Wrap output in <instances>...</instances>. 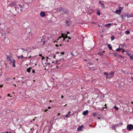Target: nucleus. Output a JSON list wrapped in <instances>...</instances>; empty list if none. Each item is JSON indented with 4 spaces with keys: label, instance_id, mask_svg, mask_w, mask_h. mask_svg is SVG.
<instances>
[{
    "label": "nucleus",
    "instance_id": "9b49d317",
    "mask_svg": "<svg viewBox=\"0 0 133 133\" xmlns=\"http://www.w3.org/2000/svg\"><path fill=\"white\" fill-rule=\"evenodd\" d=\"M121 18L122 19L125 20V18L126 17V15H121L120 16Z\"/></svg>",
    "mask_w": 133,
    "mask_h": 133
},
{
    "label": "nucleus",
    "instance_id": "1a4fd4ad",
    "mask_svg": "<svg viewBox=\"0 0 133 133\" xmlns=\"http://www.w3.org/2000/svg\"><path fill=\"white\" fill-rule=\"evenodd\" d=\"M104 52H105L104 51H103L102 52H99L98 53V55H100V56H102L104 54L103 53Z\"/></svg>",
    "mask_w": 133,
    "mask_h": 133
},
{
    "label": "nucleus",
    "instance_id": "8fccbe9b",
    "mask_svg": "<svg viewBox=\"0 0 133 133\" xmlns=\"http://www.w3.org/2000/svg\"><path fill=\"white\" fill-rule=\"evenodd\" d=\"M3 86V84H2V85H0V87H2Z\"/></svg>",
    "mask_w": 133,
    "mask_h": 133
},
{
    "label": "nucleus",
    "instance_id": "423d86ee",
    "mask_svg": "<svg viewBox=\"0 0 133 133\" xmlns=\"http://www.w3.org/2000/svg\"><path fill=\"white\" fill-rule=\"evenodd\" d=\"M40 15L42 17H44L45 16H46V15L45 14L44 12L43 11L41 12L40 13Z\"/></svg>",
    "mask_w": 133,
    "mask_h": 133
},
{
    "label": "nucleus",
    "instance_id": "473e14b6",
    "mask_svg": "<svg viewBox=\"0 0 133 133\" xmlns=\"http://www.w3.org/2000/svg\"><path fill=\"white\" fill-rule=\"evenodd\" d=\"M69 115H70L69 114H68L65 115V117H67L69 116Z\"/></svg>",
    "mask_w": 133,
    "mask_h": 133
},
{
    "label": "nucleus",
    "instance_id": "a18cd8bd",
    "mask_svg": "<svg viewBox=\"0 0 133 133\" xmlns=\"http://www.w3.org/2000/svg\"><path fill=\"white\" fill-rule=\"evenodd\" d=\"M96 23V22H92V24H95Z\"/></svg>",
    "mask_w": 133,
    "mask_h": 133
},
{
    "label": "nucleus",
    "instance_id": "6e6552de",
    "mask_svg": "<svg viewBox=\"0 0 133 133\" xmlns=\"http://www.w3.org/2000/svg\"><path fill=\"white\" fill-rule=\"evenodd\" d=\"M88 113V110H86L85 111H84L83 112V115H87Z\"/></svg>",
    "mask_w": 133,
    "mask_h": 133
},
{
    "label": "nucleus",
    "instance_id": "6ab92c4d",
    "mask_svg": "<svg viewBox=\"0 0 133 133\" xmlns=\"http://www.w3.org/2000/svg\"><path fill=\"white\" fill-rule=\"evenodd\" d=\"M108 47L111 50L112 49L111 46L110 44H108Z\"/></svg>",
    "mask_w": 133,
    "mask_h": 133
},
{
    "label": "nucleus",
    "instance_id": "c9c22d12",
    "mask_svg": "<svg viewBox=\"0 0 133 133\" xmlns=\"http://www.w3.org/2000/svg\"><path fill=\"white\" fill-rule=\"evenodd\" d=\"M113 54L116 56H117V53L116 52L114 53Z\"/></svg>",
    "mask_w": 133,
    "mask_h": 133
},
{
    "label": "nucleus",
    "instance_id": "4d7b16f0",
    "mask_svg": "<svg viewBox=\"0 0 133 133\" xmlns=\"http://www.w3.org/2000/svg\"><path fill=\"white\" fill-rule=\"evenodd\" d=\"M10 94H8V96H10Z\"/></svg>",
    "mask_w": 133,
    "mask_h": 133
},
{
    "label": "nucleus",
    "instance_id": "f257e3e1",
    "mask_svg": "<svg viewBox=\"0 0 133 133\" xmlns=\"http://www.w3.org/2000/svg\"><path fill=\"white\" fill-rule=\"evenodd\" d=\"M12 58L10 56H8L7 57V60L9 61L10 63L12 64V66L13 67H15V60L14 59H12Z\"/></svg>",
    "mask_w": 133,
    "mask_h": 133
},
{
    "label": "nucleus",
    "instance_id": "c756f323",
    "mask_svg": "<svg viewBox=\"0 0 133 133\" xmlns=\"http://www.w3.org/2000/svg\"><path fill=\"white\" fill-rule=\"evenodd\" d=\"M97 14L99 16L100 15V13L99 11H98L97 12Z\"/></svg>",
    "mask_w": 133,
    "mask_h": 133
},
{
    "label": "nucleus",
    "instance_id": "9d476101",
    "mask_svg": "<svg viewBox=\"0 0 133 133\" xmlns=\"http://www.w3.org/2000/svg\"><path fill=\"white\" fill-rule=\"evenodd\" d=\"M99 3L101 5V6L103 7V8L105 7V6L104 4L102 3V2L101 1H99Z\"/></svg>",
    "mask_w": 133,
    "mask_h": 133
},
{
    "label": "nucleus",
    "instance_id": "bf43d9fd",
    "mask_svg": "<svg viewBox=\"0 0 133 133\" xmlns=\"http://www.w3.org/2000/svg\"><path fill=\"white\" fill-rule=\"evenodd\" d=\"M51 107H49L48 108L49 109H51Z\"/></svg>",
    "mask_w": 133,
    "mask_h": 133
},
{
    "label": "nucleus",
    "instance_id": "3c124183",
    "mask_svg": "<svg viewBox=\"0 0 133 133\" xmlns=\"http://www.w3.org/2000/svg\"><path fill=\"white\" fill-rule=\"evenodd\" d=\"M68 38L69 39H71V38L70 37H68Z\"/></svg>",
    "mask_w": 133,
    "mask_h": 133
},
{
    "label": "nucleus",
    "instance_id": "2f4dec72",
    "mask_svg": "<svg viewBox=\"0 0 133 133\" xmlns=\"http://www.w3.org/2000/svg\"><path fill=\"white\" fill-rule=\"evenodd\" d=\"M127 54L128 56H129V57L131 56V53L130 52H128Z\"/></svg>",
    "mask_w": 133,
    "mask_h": 133
},
{
    "label": "nucleus",
    "instance_id": "5fc2aeb1",
    "mask_svg": "<svg viewBox=\"0 0 133 133\" xmlns=\"http://www.w3.org/2000/svg\"><path fill=\"white\" fill-rule=\"evenodd\" d=\"M105 106L107 108V104H105Z\"/></svg>",
    "mask_w": 133,
    "mask_h": 133
},
{
    "label": "nucleus",
    "instance_id": "13d9d810",
    "mask_svg": "<svg viewBox=\"0 0 133 133\" xmlns=\"http://www.w3.org/2000/svg\"><path fill=\"white\" fill-rule=\"evenodd\" d=\"M60 113H59L58 114V116L59 115H60Z\"/></svg>",
    "mask_w": 133,
    "mask_h": 133
},
{
    "label": "nucleus",
    "instance_id": "c03bdc74",
    "mask_svg": "<svg viewBox=\"0 0 133 133\" xmlns=\"http://www.w3.org/2000/svg\"><path fill=\"white\" fill-rule=\"evenodd\" d=\"M63 41H64L65 39V38L64 37H63Z\"/></svg>",
    "mask_w": 133,
    "mask_h": 133
},
{
    "label": "nucleus",
    "instance_id": "0eeeda50",
    "mask_svg": "<svg viewBox=\"0 0 133 133\" xmlns=\"http://www.w3.org/2000/svg\"><path fill=\"white\" fill-rule=\"evenodd\" d=\"M57 9L58 11H62L63 12L64 11V10L63 8L61 7H60L59 8Z\"/></svg>",
    "mask_w": 133,
    "mask_h": 133
},
{
    "label": "nucleus",
    "instance_id": "7c9ffc66",
    "mask_svg": "<svg viewBox=\"0 0 133 133\" xmlns=\"http://www.w3.org/2000/svg\"><path fill=\"white\" fill-rule=\"evenodd\" d=\"M104 74L105 75H106L107 76H108V75H109V74L106 72H104Z\"/></svg>",
    "mask_w": 133,
    "mask_h": 133
},
{
    "label": "nucleus",
    "instance_id": "f03ea898",
    "mask_svg": "<svg viewBox=\"0 0 133 133\" xmlns=\"http://www.w3.org/2000/svg\"><path fill=\"white\" fill-rule=\"evenodd\" d=\"M15 9L18 13H20L22 11L23 6L21 4L17 5L15 7Z\"/></svg>",
    "mask_w": 133,
    "mask_h": 133
},
{
    "label": "nucleus",
    "instance_id": "cd10ccee",
    "mask_svg": "<svg viewBox=\"0 0 133 133\" xmlns=\"http://www.w3.org/2000/svg\"><path fill=\"white\" fill-rule=\"evenodd\" d=\"M111 40L112 41L113 40L115 39V37L114 36H112L111 37Z\"/></svg>",
    "mask_w": 133,
    "mask_h": 133
},
{
    "label": "nucleus",
    "instance_id": "6e6d98bb",
    "mask_svg": "<svg viewBox=\"0 0 133 133\" xmlns=\"http://www.w3.org/2000/svg\"><path fill=\"white\" fill-rule=\"evenodd\" d=\"M115 125H116V126H117L119 125V124H116Z\"/></svg>",
    "mask_w": 133,
    "mask_h": 133
},
{
    "label": "nucleus",
    "instance_id": "864d4df0",
    "mask_svg": "<svg viewBox=\"0 0 133 133\" xmlns=\"http://www.w3.org/2000/svg\"><path fill=\"white\" fill-rule=\"evenodd\" d=\"M55 46H56L58 47V45L57 44H56L55 45Z\"/></svg>",
    "mask_w": 133,
    "mask_h": 133
},
{
    "label": "nucleus",
    "instance_id": "dca6fc26",
    "mask_svg": "<svg viewBox=\"0 0 133 133\" xmlns=\"http://www.w3.org/2000/svg\"><path fill=\"white\" fill-rule=\"evenodd\" d=\"M62 37L63 38L64 37V34L63 33H62V36L61 37H59L58 39H57V41H58L59 39H60Z\"/></svg>",
    "mask_w": 133,
    "mask_h": 133
},
{
    "label": "nucleus",
    "instance_id": "79ce46f5",
    "mask_svg": "<svg viewBox=\"0 0 133 133\" xmlns=\"http://www.w3.org/2000/svg\"><path fill=\"white\" fill-rule=\"evenodd\" d=\"M124 52H125V49H124L123 50V51H122V52L123 53H124Z\"/></svg>",
    "mask_w": 133,
    "mask_h": 133
},
{
    "label": "nucleus",
    "instance_id": "052dcab7",
    "mask_svg": "<svg viewBox=\"0 0 133 133\" xmlns=\"http://www.w3.org/2000/svg\"><path fill=\"white\" fill-rule=\"evenodd\" d=\"M20 57V56H18L17 57H18V59H19V58Z\"/></svg>",
    "mask_w": 133,
    "mask_h": 133
},
{
    "label": "nucleus",
    "instance_id": "a211bd4d",
    "mask_svg": "<svg viewBox=\"0 0 133 133\" xmlns=\"http://www.w3.org/2000/svg\"><path fill=\"white\" fill-rule=\"evenodd\" d=\"M116 126V125L113 124L112 125V129L114 130H116V129H115V128Z\"/></svg>",
    "mask_w": 133,
    "mask_h": 133
},
{
    "label": "nucleus",
    "instance_id": "774afa93",
    "mask_svg": "<svg viewBox=\"0 0 133 133\" xmlns=\"http://www.w3.org/2000/svg\"><path fill=\"white\" fill-rule=\"evenodd\" d=\"M13 79H15V77H14V78H13Z\"/></svg>",
    "mask_w": 133,
    "mask_h": 133
},
{
    "label": "nucleus",
    "instance_id": "4be33fe9",
    "mask_svg": "<svg viewBox=\"0 0 133 133\" xmlns=\"http://www.w3.org/2000/svg\"><path fill=\"white\" fill-rule=\"evenodd\" d=\"M133 17V14H131L129 15V16H128V18L130 17Z\"/></svg>",
    "mask_w": 133,
    "mask_h": 133
},
{
    "label": "nucleus",
    "instance_id": "ddd939ff",
    "mask_svg": "<svg viewBox=\"0 0 133 133\" xmlns=\"http://www.w3.org/2000/svg\"><path fill=\"white\" fill-rule=\"evenodd\" d=\"M25 2L28 3H31L32 2V0H25Z\"/></svg>",
    "mask_w": 133,
    "mask_h": 133
},
{
    "label": "nucleus",
    "instance_id": "de8ad7c7",
    "mask_svg": "<svg viewBox=\"0 0 133 133\" xmlns=\"http://www.w3.org/2000/svg\"><path fill=\"white\" fill-rule=\"evenodd\" d=\"M55 57H56V55H54V56H53V57L54 58H55Z\"/></svg>",
    "mask_w": 133,
    "mask_h": 133
},
{
    "label": "nucleus",
    "instance_id": "aec40b11",
    "mask_svg": "<svg viewBox=\"0 0 133 133\" xmlns=\"http://www.w3.org/2000/svg\"><path fill=\"white\" fill-rule=\"evenodd\" d=\"M63 12H64V14H66L68 13V10H64V11Z\"/></svg>",
    "mask_w": 133,
    "mask_h": 133
},
{
    "label": "nucleus",
    "instance_id": "20e7f679",
    "mask_svg": "<svg viewBox=\"0 0 133 133\" xmlns=\"http://www.w3.org/2000/svg\"><path fill=\"white\" fill-rule=\"evenodd\" d=\"M28 54V52L26 51H23V55L24 57V58H27V55Z\"/></svg>",
    "mask_w": 133,
    "mask_h": 133
},
{
    "label": "nucleus",
    "instance_id": "a19ab883",
    "mask_svg": "<svg viewBox=\"0 0 133 133\" xmlns=\"http://www.w3.org/2000/svg\"><path fill=\"white\" fill-rule=\"evenodd\" d=\"M61 54L62 55H64V52H62L61 53Z\"/></svg>",
    "mask_w": 133,
    "mask_h": 133
},
{
    "label": "nucleus",
    "instance_id": "338daca9",
    "mask_svg": "<svg viewBox=\"0 0 133 133\" xmlns=\"http://www.w3.org/2000/svg\"><path fill=\"white\" fill-rule=\"evenodd\" d=\"M89 64L90 65H91V63H89Z\"/></svg>",
    "mask_w": 133,
    "mask_h": 133
},
{
    "label": "nucleus",
    "instance_id": "49530a36",
    "mask_svg": "<svg viewBox=\"0 0 133 133\" xmlns=\"http://www.w3.org/2000/svg\"><path fill=\"white\" fill-rule=\"evenodd\" d=\"M61 98H63L64 97L63 96V95H62L61 96Z\"/></svg>",
    "mask_w": 133,
    "mask_h": 133
},
{
    "label": "nucleus",
    "instance_id": "2eb2a0df",
    "mask_svg": "<svg viewBox=\"0 0 133 133\" xmlns=\"http://www.w3.org/2000/svg\"><path fill=\"white\" fill-rule=\"evenodd\" d=\"M66 26H68V25H69V21L68 20H66Z\"/></svg>",
    "mask_w": 133,
    "mask_h": 133
},
{
    "label": "nucleus",
    "instance_id": "bb28decb",
    "mask_svg": "<svg viewBox=\"0 0 133 133\" xmlns=\"http://www.w3.org/2000/svg\"><path fill=\"white\" fill-rule=\"evenodd\" d=\"M5 80L6 81H8L11 80V79L9 78H5Z\"/></svg>",
    "mask_w": 133,
    "mask_h": 133
},
{
    "label": "nucleus",
    "instance_id": "a878e982",
    "mask_svg": "<svg viewBox=\"0 0 133 133\" xmlns=\"http://www.w3.org/2000/svg\"><path fill=\"white\" fill-rule=\"evenodd\" d=\"M129 57L131 59L133 60V55H131Z\"/></svg>",
    "mask_w": 133,
    "mask_h": 133
},
{
    "label": "nucleus",
    "instance_id": "58836bf2",
    "mask_svg": "<svg viewBox=\"0 0 133 133\" xmlns=\"http://www.w3.org/2000/svg\"><path fill=\"white\" fill-rule=\"evenodd\" d=\"M119 56H120V58H124V57L123 56H121V55H119Z\"/></svg>",
    "mask_w": 133,
    "mask_h": 133
},
{
    "label": "nucleus",
    "instance_id": "393cba45",
    "mask_svg": "<svg viewBox=\"0 0 133 133\" xmlns=\"http://www.w3.org/2000/svg\"><path fill=\"white\" fill-rule=\"evenodd\" d=\"M41 42H43V44H45V41L44 40V39H42L41 40Z\"/></svg>",
    "mask_w": 133,
    "mask_h": 133
},
{
    "label": "nucleus",
    "instance_id": "e433bc0d",
    "mask_svg": "<svg viewBox=\"0 0 133 133\" xmlns=\"http://www.w3.org/2000/svg\"><path fill=\"white\" fill-rule=\"evenodd\" d=\"M64 37L65 38H68V36L67 35V34L65 35V37Z\"/></svg>",
    "mask_w": 133,
    "mask_h": 133
},
{
    "label": "nucleus",
    "instance_id": "680f3d73",
    "mask_svg": "<svg viewBox=\"0 0 133 133\" xmlns=\"http://www.w3.org/2000/svg\"><path fill=\"white\" fill-rule=\"evenodd\" d=\"M69 32L68 31H67V34H69Z\"/></svg>",
    "mask_w": 133,
    "mask_h": 133
},
{
    "label": "nucleus",
    "instance_id": "09e8293b",
    "mask_svg": "<svg viewBox=\"0 0 133 133\" xmlns=\"http://www.w3.org/2000/svg\"><path fill=\"white\" fill-rule=\"evenodd\" d=\"M48 109H46V110L44 111H45V112H47V111H48Z\"/></svg>",
    "mask_w": 133,
    "mask_h": 133
},
{
    "label": "nucleus",
    "instance_id": "f704fd0d",
    "mask_svg": "<svg viewBox=\"0 0 133 133\" xmlns=\"http://www.w3.org/2000/svg\"><path fill=\"white\" fill-rule=\"evenodd\" d=\"M126 15V16H127V18H128V16H129V15L128 13H127L126 14H125V15Z\"/></svg>",
    "mask_w": 133,
    "mask_h": 133
},
{
    "label": "nucleus",
    "instance_id": "5701e85b",
    "mask_svg": "<svg viewBox=\"0 0 133 133\" xmlns=\"http://www.w3.org/2000/svg\"><path fill=\"white\" fill-rule=\"evenodd\" d=\"M114 108H115V110H117L118 109V108L117 107H116V106H114Z\"/></svg>",
    "mask_w": 133,
    "mask_h": 133
},
{
    "label": "nucleus",
    "instance_id": "4c0bfd02",
    "mask_svg": "<svg viewBox=\"0 0 133 133\" xmlns=\"http://www.w3.org/2000/svg\"><path fill=\"white\" fill-rule=\"evenodd\" d=\"M20 57H21V58H24V56H23V55H21Z\"/></svg>",
    "mask_w": 133,
    "mask_h": 133
},
{
    "label": "nucleus",
    "instance_id": "7ed1b4c3",
    "mask_svg": "<svg viewBox=\"0 0 133 133\" xmlns=\"http://www.w3.org/2000/svg\"><path fill=\"white\" fill-rule=\"evenodd\" d=\"M133 129V125L131 124H128L127 125V129L129 130L130 131Z\"/></svg>",
    "mask_w": 133,
    "mask_h": 133
},
{
    "label": "nucleus",
    "instance_id": "b1692460",
    "mask_svg": "<svg viewBox=\"0 0 133 133\" xmlns=\"http://www.w3.org/2000/svg\"><path fill=\"white\" fill-rule=\"evenodd\" d=\"M114 72H110L109 73V74L110 75H113L114 74Z\"/></svg>",
    "mask_w": 133,
    "mask_h": 133
},
{
    "label": "nucleus",
    "instance_id": "0e129e2a",
    "mask_svg": "<svg viewBox=\"0 0 133 133\" xmlns=\"http://www.w3.org/2000/svg\"><path fill=\"white\" fill-rule=\"evenodd\" d=\"M6 133H11V132H10L9 133V132H8V131L6 132Z\"/></svg>",
    "mask_w": 133,
    "mask_h": 133
},
{
    "label": "nucleus",
    "instance_id": "4468645a",
    "mask_svg": "<svg viewBox=\"0 0 133 133\" xmlns=\"http://www.w3.org/2000/svg\"><path fill=\"white\" fill-rule=\"evenodd\" d=\"M32 69V68L31 67H29V68H28L27 69V71L28 72H30V71L31 69Z\"/></svg>",
    "mask_w": 133,
    "mask_h": 133
},
{
    "label": "nucleus",
    "instance_id": "72a5a7b5",
    "mask_svg": "<svg viewBox=\"0 0 133 133\" xmlns=\"http://www.w3.org/2000/svg\"><path fill=\"white\" fill-rule=\"evenodd\" d=\"M93 115L94 117H95L96 116L97 114L96 113H94L93 114Z\"/></svg>",
    "mask_w": 133,
    "mask_h": 133
},
{
    "label": "nucleus",
    "instance_id": "f8f14e48",
    "mask_svg": "<svg viewBox=\"0 0 133 133\" xmlns=\"http://www.w3.org/2000/svg\"><path fill=\"white\" fill-rule=\"evenodd\" d=\"M83 126V125H82L81 126H79L77 128V130H78V131H81V130H82V127Z\"/></svg>",
    "mask_w": 133,
    "mask_h": 133
},
{
    "label": "nucleus",
    "instance_id": "c85d7f7f",
    "mask_svg": "<svg viewBox=\"0 0 133 133\" xmlns=\"http://www.w3.org/2000/svg\"><path fill=\"white\" fill-rule=\"evenodd\" d=\"M121 49V48H117L116 49V50L118 52H119L120 51V50Z\"/></svg>",
    "mask_w": 133,
    "mask_h": 133
},
{
    "label": "nucleus",
    "instance_id": "603ef678",
    "mask_svg": "<svg viewBox=\"0 0 133 133\" xmlns=\"http://www.w3.org/2000/svg\"><path fill=\"white\" fill-rule=\"evenodd\" d=\"M71 113V111H69L68 113V114H69L70 115V113Z\"/></svg>",
    "mask_w": 133,
    "mask_h": 133
},
{
    "label": "nucleus",
    "instance_id": "412c9836",
    "mask_svg": "<svg viewBox=\"0 0 133 133\" xmlns=\"http://www.w3.org/2000/svg\"><path fill=\"white\" fill-rule=\"evenodd\" d=\"M125 33L127 34H129L130 33V32L128 30H126L125 31Z\"/></svg>",
    "mask_w": 133,
    "mask_h": 133
},
{
    "label": "nucleus",
    "instance_id": "39448f33",
    "mask_svg": "<svg viewBox=\"0 0 133 133\" xmlns=\"http://www.w3.org/2000/svg\"><path fill=\"white\" fill-rule=\"evenodd\" d=\"M121 12V10H118L117 9L114 12L115 13L118 15L120 14Z\"/></svg>",
    "mask_w": 133,
    "mask_h": 133
},
{
    "label": "nucleus",
    "instance_id": "37998d69",
    "mask_svg": "<svg viewBox=\"0 0 133 133\" xmlns=\"http://www.w3.org/2000/svg\"><path fill=\"white\" fill-rule=\"evenodd\" d=\"M35 72V71L34 70H32V72L33 73H34Z\"/></svg>",
    "mask_w": 133,
    "mask_h": 133
},
{
    "label": "nucleus",
    "instance_id": "e2e57ef3",
    "mask_svg": "<svg viewBox=\"0 0 133 133\" xmlns=\"http://www.w3.org/2000/svg\"><path fill=\"white\" fill-rule=\"evenodd\" d=\"M48 64H49V65L50 64V63H48Z\"/></svg>",
    "mask_w": 133,
    "mask_h": 133
},
{
    "label": "nucleus",
    "instance_id": "f3484780",
    "mask_svg": "<svg viewBox=\"0 0 133 133\" xmlns=\"http://www.w3.org/2000/svg\"><path fill=\"white\" fill-rule=\"evenodd\" d=\"M111 25V23H109L108 24H106L105 25V26H107V27H109Z\"/></svg>",
    "mask_w": 133,
    "mask_h": 133
},
{
    "label": "nucleus",
    "instance_id": "ea45409f",
    "mask_svg": "<svg viewBox=\"0 0 133 133\" xmlns=\"http://www.w3.org/2000/svg\"><path fill=\"white\" fill-rule=\"evenodd\" d=\"M71 55L72 56H74L75 55H74V53H72V52H71Z\"/></svg>",
    "mask_w": 133,
    "mask_h": 133
},
{
    "label": "nucleus",
    "instance_id": "69168bd1",
    "mask_svg": "<svg viewBox=\"0 0 133 133\" xmlns=\"http://www.w3.org/2000/svg\"><path fill=\"white\" fill-rule=\"evenodd\" d=\"M131 78L132 79H133V77H131Z\"/></svg>",
    "mask_w": 133,
    "mask_h": 133
}]
</instances>
